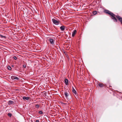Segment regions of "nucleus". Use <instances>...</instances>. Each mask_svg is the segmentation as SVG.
Returning a JSON list of instances; mask_svg holds the SVG:
<instances>
[{
    "instance_id": "obj_8",
    "label": "nucleus",
    "mask_w": 122,
    "mask_h": 122,
    "mask_svg": "<svg viewBox=\"0 0 122 122\" xmlns=\"http://www.w3.org/2000/svg\"><path fill=\"white\" fill-rule=\"evenodd\" d=\"M14 103V102L11 100L9 101L8 102V104L9 105H10Z\"/></svg>"
},
{
    "instance_id": "obj_19",
    "label": "nucleus",
    "mask_w": 122,
    "mask_h": 122,
    "mask_svg": "<svg viewBox=\"0 0 122 122\" xmlns=\"http://www.w3.org/2000/svg\"><path fill=\"white\" fill-rule=\"evenodd\" d=\"M39 113L41 114H42L43 113V112L42 111H40L39 112Z\"/></svg>"
},
{
    "instance_id": "obj_1",
    "label": "nucleus",
    "mask_w": 122,
    "mask_h": 122,
    "mask_svg": "<svg viewBox=\"0 0 122 122\" xmlns=\"http://www.w3.org/2000/svg\"><path fill=\"white\" fill-rule=\"evenodd\" d=\"M105 12L106 13L112 16V18L114 20V21L117 22V20L115 17V15L111 11L108 10H105Z\"/></svg>"
},
{
    "instance_id": "obj_12",
    "label": "nucleus",
    "mask_w": 122,
    "mask_h": 122,
    "mask_svg": "<svg viewBox=\"0 0 122 122\" xmlns=\"http://www.w3.org/2000/svg\"><path fill=\"white\" fill-rule=\"evenodd\" d=\"M23 99L24 100H28L29 99V97H23Z\"/></svg>"
},
{
    "instance_id": "obj_15",
    "label": "nucleus",
    "mask_w": 122,
    "mask_h": 122,
    "mask_svg": "<svg viewBox=\"0 0 122 122\" xmlns=\"http://www.w3.org/2000/svg\"><path fill=\"white\" fill-rule=\"evenodd\" d=\"M7 68L9 70H10L11 69V68L10 66H8Z\"/></svg>"
},
{
    "instance_id": "obj_6",
    "label": "nucleus",
    "mask_w": 122,
    "mask_h": 122,
    "mask_svg": "<svg viewBox=\"0 0 122 122\" xmlns=\"http://www.w3.org/2000/svg\"><path fill=\"white\" fill-rule=\"evenodd\" d=\"M68 92H66V91H65L64 94L66 98H68V96L69 95V92L68 91Z\"/></svg>"
},
{
    "instance_id": "obj_4",
    "label": "nucleus",
    "mask_w": 122,
    "mask_h": 122,
    "mask_svg": "<svg viewBox=\"0 0 122 122\" xmlns=\"http://www.w3.org/2000/svg\"><path fill=\"white\" fill-rule=\"evenodd\" d=\"M116 17L118 20H119L121 24H122V18L118 15H117Z\"/></svg>"
},
{
    "instance_id": "obj_17",
    "label": "nucleus",
    "mask_w": 122,
    "mask_h": 122,
    "mask_svg": "<svg viewBox=\"0 0 122 122\" xmlns=\"http://www.w3.org/2000/svg\"><path fill=\"white\" fill-rule=\"evenodd\" d=\"M8 115L10 117H11L12 116L11 114L10 113H8Z\"/></svg>"
},
{
    "instance_id": "obj_3",
    "label": "nucleus",
    "mask_w": 122,
    "mask_h": 122,
    "mask_svg": "<svg viewBox=\"0 0 122 122\" xmlns=\"http://www.w3.org/2000/svg\"><path fill=\"white\" fill-rule=\"evenodd\" d=\"M49 40L50 43L52 45H53L54 44V40L53 39L50 38L49 39Z\"/></svg>"
},
{
    "instance_id": "obj_5",
    "label": "nucleus",
    "mask_w": 122,
    "mask_h": 122,
    "mask_svg": "<svg viewBox=\"0 0 122 122\" xmlns=\"http://www.w3.org/2000/svg\"><path fill=\"white\" fill-rule=\"evenodd\" d=\"M11 78L13 80H14L15 81L16 80L19 79V78L17 77L14 76H11Z\"/></svg>"
},
{
    "instance_id": "obj_10",
    "label": "nucleus",
    "mask_w": 122,
    "mask_h": 122,
    "mask_svg": "<svg viewBox=\"0 0 122 122\" xmlns=\"http://www.w3.org/2000/svg\"><path fill=\"white\" fill-rule=\"evenodd\" d=\"M65 82L66 85H67L68 84V80L67 79H65Z\"/></svg>"
},
{
    "instance_id": "obj_18",
    "label": "nucleus",
    "mask_w": 122,
    "mask_h": 122,
    "mask_svg": "<svg viewBox=\"0 0 122 122\" xmlns=\"http://www.w3.org/2000/svg\"><path fill=\"white\" fill-rule=\"evenodd\" d=\"M0 37H1V38H5V36H4L1 35H0Z\"/></svg>"
},
{
    "instance_id": "obj_20",
    "label": "nucleus",
    "mask_w": 122,
    "mask_h": 122,
    "mask_svg": "<svg viewBox=\"0 0 122 122\" xmlns=\"http://www.w3.org/2000/svg\"><path fill=\"white\" fill-rule=\"evenodd\" d=\"M13 58L15 60H16L17 59V57L16 56H14L13 57Z\"/></svg>"
},
{
    "instance_id": "obj_16",
    "label": "nucleus",
    "mask_w": 122,
    "mask_h": 122,
    "mask_svg": "<svg viewBox=\"0 0 122 122\" xmlns=\"http://www.w3.org/2000/svg\"><path fill=\"white\" fill-rule=\"evenodd\" d=\"M39 106L38 104L36 105L35 106V107L36 108H38L39 107Z\"/></svg>"
},
{
    "instance_id": "obj_11",
    "label": "nucleus",
    "mask_w": 122,
    "mask_h": 122,
    "mask_svg": "<svg viewBox=\"0 0 122 122\" xmlns=\"http://www.w3.org/2000/svg\"><path fill=\"white\" fill-rule=\"evenodd\" d=\"M76 30H74L73 31V33L72 34V37H74L75 35V34H76Z\"/></svg>"
},
{
    "instance_id": "obj_2",
    "label": "nucleus",
    "mask_w": 122,
    "mask_h": 122,
    "mask_svg": "<svg viewBox=\"0 0 122 122\" xmlns=\"http://www.w3.org/2000/svg\"><path fill=\"white\" fill-rule=\"evenodd\" d=\"M52 20L53 23L56 25H57L59 24V22L54 19H52Z\"/></svg>"
},
{
    "instance_id": "obj_23",
    "label": "nucleus",
    "mask_w": 122,
    "mask_h": 122,
    "mask_svg": "<svg viewBox=\"0 0 122 122\" xmlns=\"http://www.w3.org/2000/svg\"><path fill=\"white\" fill-rule=\"evenodd\" d=\"M11 66L12 67H13L14 66V65H12Z\"/></svg>"
},
{
    "instance_id": "obj_7",
    "label": "nucleus",
    "mask_w": 122,
    "mask_h": 122,
    "mask_svg": "<svg viewBox=\"0 0 122 122\" xmlns=\"http://www.w3.org/2000/svg\"><path fill=\"white\" fill-rule=\"evenodd\" d=\"M72 92H73L74 93V96H75V95H76V96L77 97V96L76 95L77 94V92L76 90H75V89L73 87H72Z\"/></svg>"
},
{
    "instance_id": "obj_22",
    "label": "nucleus",
    "mask_w": 122,
    "mask_h": 122,
    "mask_svg": "<svg viewBox=\"0 0 122 122\" xmlns=\"http://www.w3.org/2000/svg\"><path fill=\"white\" fill-rule=\"evenodd\" d=\"M36 122H39V120H37L36 121Z\"/></svg>"
},
{
    "instance_id": "obj_14",
    "label": "nucleus",
    "mask_w": 122,
    "mask_h": 122,
    "mask_svg": "<svg viewBox=\"0 0 122 122\" xmlns=\"http://www.w3.org/2000/svg\"><path fill=\"white\" fill-rule=\"evenodd\" d=\"M92 13L94 15H95L97 14V11H94Z\"/></svg>"
},
{
    "instance_id": "obj_21",
    "label": "nucleus",
    "mask_w": 122,
    "mask_h": 122,
    "mask_svg": "<svg viewBox=\"0 0 122 122\" xmlns=\"http://www.w3.org/2000/svg\"><path fill=\"white\" fill-rule=\"evenodd\" d=\"M23 67L24 68H26V65H23Z\"/></svg>"
},
{
    "instance_id": "obj_13",
    "label": "nucleus",
    "mask_w": 122,
    "mask_h": 122,
    "mask_svg": "<svg viewBox=\"0 0 122 122\" xmlns=\"http://www.w3.org/2000/svg\"><path fill=\"white\" fill-rule=\"evenodd\" d=\"M98 85L100 87H101L103 86L104 85L103 84L101 83H99Z\"/></svg>"
},
{
    "instance_id": "obj_9",
    "label": "nucleus",
    "mask_w": 122,
    "mask_h": 122,
    "mask_svg": "<svg viewBox=\"0 0 122 122\" xmlns=\"http://www.w3.org/2000/svg\"><path fill=\"white\" fill-rule=\"evenodd\" d=\"M65 26H61L60 28L61 30L62 31H63L65 29Z\"/></svg>"
}]
</instances>
